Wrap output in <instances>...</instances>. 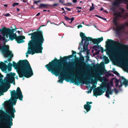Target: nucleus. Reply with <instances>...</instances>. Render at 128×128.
<instances>
[{
  "label": "nucleus",
  "mask_w": 128,
  "mask_h": 128,
  "mask_svg": "<svg viewBox=\"0 0 128 128\" xmlns=\"http://www.w3.org/2000/svg\"><path fill=\"white\" fill-rule=\"evenodd\" d=\"M75 57L71 55L68 56H64L63 58L60 57V59L58 60L55 58L48 64L45 66L48 71L50 72L52 74L58 76L60 72H62L63 74H66L67 72L66 70L68 69L71 71L75 70L73 66L74 63L72 62H67L68 59Z\"/></svg>",
  "instance_id": "nucleus-1"
},
{
  "label": "nucleus",
  "mask_w": 128,
  "mask_h": 128,
  "mask_svg": "<svg viewBox=\"0 0 128 128\" xmlns=\"http://www.w3.org/2000/svg\"><path fill=\"white\" fill-rule=\"evenodd\" d=\"M12 62V66L16 69L20 78L24 76L28 78L33 75L32 70L27 60H20L17 64L14 61Z\"/></svg>",
  "instance_id": "nucleus-2"
},
{
  "label": "nucleus",
  "mask_w": 128,
  "mask_h": 128,
  "mask_svg": "<svg viewBox=\"0 0 128 128\" xmlns=\"http://www.w3.org/2000/svg\"><path fill=\"white\" fill-rule=\"evenodd\" d=\"M16 112L15 110L13 108V106L10 105V107H8L6 108V112H3V115L2 118L4 120H2V118L0 116V122L4 123V127H2L1 128H11V126L12 125V118H14V113Z\"/></svg>",
  "instance_id": "nucleus-3"
},
{
  "label": "nucleus",
  "mask_w": 128,
  "mask_h": 128,
  "mask_svg": "<svg viewBox=\"0 0 128 128\" xmlns=\"http://www.w3.org/2000/svg\"><path fill=\"white\" fill-rule=\"evenodd\" d=\"M40 28V27L37 31L28 34L31 36V40L29 41L28 45L42 47L44 40L42 31L39 30Z\"/></svg>",
  "instance_id": "nucleus-4"
},
{
  "label": "nucleus",
  "mask_w": 128,
  "mask_h": 128,
  "mask_svg": "<svg viewBox=\"0 0 128 128\" xmlns=\"http://www.w3.org/2000/svg\"><path fill=\"white\" fill-rule=\"evenodd\" d=\"M16 75L15 73L11 72L6 74V77L5 78V80L4 82L2 78L3 76L1 74L0 75V96L3 94V92L2 90L5 88V91H6L10 88V84L13 83L15 85V80L14 76Z\"/></svg>",
  "instance_id": "nucleus-5"
},
{
  "label": "nucleus",
  "mask_w": 128,
  "mask_h": 128,
  "mask_svg": "<svg viewBox=\"0 0 128 128\" xmlns=\"http://www.w3.org/2000/svg\"><path fill=\"white\" fill-rule=\"evenodd\" d=\"M123 1L126 2H127V0H115L113 2V7L111 8V10L114 12L113 15L116 16L115 17L113 20V23L116 25V21L119 18H123L124 19L126 18V16L124 14L125 10L123 8H121L120 12L116 11V8L114 7H119L122 3H123Z\"/></svg>",
  "instance_id": "nucleus-6"
},
{
  "label": "nucleus",
  "mask_w": 128,
  "mask_h": 128,
  "mask_svg": "<svg viewBox=\"0 0 128 128\" xmlns=\"http://www.w3.org/2000/svg\"><path fill=\"white\" fill-rule=\"evenodd\" d=\"M108 86V85H106L105 83H103L100 87H98L94 90V95L97 97V96L101 95L105 90L106 96L109 98V95L112 94L113 90L111 89V87Z\"/></svg>",
  "instance_id": "nucleus-7"
},
{
  "label": "nucleus",
  "mask_w": 128,
  "mask_h": 128,
  "mask_svg": "<svg viewBox=\"0 0 128 128\" xmlns=\"http://www.w3.org/2000/svg\"><path fill=\"white\" fill-rule=\"evenodd\" d=\"M28 50L26 53V56H28V54L33 55L36 53H42L43 49L42 47L28 45Z\"/></svg>",
  "instance_id": "nucleus-8"
},
{
  "label": "nucleus",
  "mask_w": 128,
  "mask_h": 128,
  "mask_svg": "<svg viewBox=\"0 0 128 128\" xmlns=\"http://www.w3.org/2000/svg\"><path fill=\"white\" fill-rule=\"evenodd\" d=\"M4 45L2 46H1L0 45V49L5 56L7 57L9 56L10 58L12 57L13 55L12 52L9 50L8 45H5V42H4Z\"/></svg>",
  "instance_id": "nucleus-9"
},
{
  "label": "nucleus",
  "mask_w": 128,
  "mask_h": 128,
  "mask_svg": "<svg viewBox=\"0 0 128 128\" xmlns=\"http://www.w3.org/2000/svg\"><path fill=\"white\" fill-rule=\"evenodd\" d=\"M106 47L107 48L108 47H110V46H114L118 44L122 47L125 49H128V45L122 44L111 39H108L107 41L106 42Z\"/></svg>",
  "instance_id": "nucleus-10"
},
{
  "label": "nucleus",
  "mask_w": 128,
  "mask_h": 128,
  "mask_svg": "<svg viewBox=\"0 0 128 128\" xmlns=\"http://www.w3.org/2000/svg\"><path fill=\"white\" fill-rule=\"evenodd\" d=\"M116 24V25L115 24H114L116 27L115 31L116 34L118 35H120L121 34L122 30H125L126 26L128 27V22H126L124 24H120V26H118L117 21Z\"/></svg>",
  "instance_id": "nucleus-11"
},
{
  "label": "nucleus",
  "mask_w": 128,
  "mask_h": 128,
  "mask_svg": "<svg viewBox=\"0 0 128 128\" xmlns=\"http://www.w3.org/2000/svg\"><path fill=\"white\" fill-rule=\"evenodd\" d=\"M18 98H12V99L11 100V101H10V102L12 103L11 104H10L9 105H7L8 102H6V103L4 104V107L5 108V110H6V108H7L8 107H10V105H12V106L13 104L14 105H15L16 104V102L17 99H18ZM13 108L15 109L14 108ZM15 110V109H14Z\"/></svg>",
  "instance_id": "nucleus-12"
},
{
  "label": "nucleus",
  "mask_w": 128,
  "mask_h": 128,
  "mask_svg": "<svg viewBox=\"0 0 128 128\" xmlns=\"http://www.w3.org/2000/svg\"><path fill=\"white\" fill-rule=\"evenodd\" d=\"M89 39L90 40V41H92L94 44H97L103 40V38L102 37L97 39H93L92 38L89 37Z\"/></svg>",
  "instance_id": "nucleus-13"
},
{
  "label": "nucleus",
  "mask_w": 128,
  "mask_h": 128,
  "mask_svg": "<svg viewBox=\"0 0 128 128\" xmlns=\"http://www.w3.org/2000/svg\"><path fill=\"white\" fill-rule=\"evenodd\" d=\"M4 30H6L3 27L2 28L0 29V32H1L3 36V37H4L5 38L4 40H7L6 39V38H8V36L10 34L9 32L4 31Z\"/></svg>",
  "instance_id": "nucleus-14"
},
{
  "label": "nucleus",
  "mask_w": 128,
  "mask_h": 128,
  "mask_svg": "<svg viewBox=\"0 0 128 128\" xmlns=\"http://www.w3.org/2000/svg\"><path fill=\"white\" fill-rule=\"evenodd\" d=\"M25 37L24 36H17L16 38V40L18 44L24 42L23 39H25Z\"/></svg>",
  "instance_id": "nucleus-15"
},
{
  "label": "nucleus",
  "mask_w": 128,
  "mask_h": 128,
  "mask_svg": "<svg viewBox=\"0 0 128 128\" xmlns=\"http://www.w3.org/2000/svg\"><path fill=\"white\" fill-rule=\"evenodd\" d=\"M16 92L18 96H19V100H22L23 98V96L21 91L19 87H18L17 88L16 91Z\"/></svg>",
  "instance_id": "nucleus-16"
},
{
  "label": "nucleus",
  "mask_w": 128,
  "mask_h": 128,
  "mask_svg": "<svg viewBox=\"0 0 128 128\" xmlns=\"http://www.w3.org/2000/svg\"><path fill=\"white\" fill-rule=\"evenodd\" d=\"M0 68L2 71H6L7 69V65L6 64L1 62H0Z\"/></svg>",
  "instance_id": "nucleus-17"
},
{
  "label": "nucleus",
  "mask_w": 128,
  "mask_h": 128,
  "mask_svg": "<svg viewBox=\"0 0 128 128\" xmlns=\"http://www.w3.org/2000/svg\"><path fill=\"white\" fill-rule=\"evenodd\" d=\"M84 58L82 56L80 58V59L78 60V62L81 66H85L86 65V64L84 61Z\"/></svg>",
  "instance_id": "nucleus-18"
},
{
  "label": "nucleus",
  "mask_w": 128,
  "mask_h": 128,
  "mask_svg": "<svg viewBox=\"0 0 128 128\" xmlns=\"http://www.w3.org/2000/svg\"><path fill=\"white\" fill-rule=\"evenodd\" d=\"M11 96L12 98H19V96L17 94L15 90H12L10 92Z\"/></svg>",
  "instance_id": "nucleus-19"
},
{
  "label": "nucleus",
  "mask_w": 128,
  "mask_h": 128,
  "mask_svg": "<svg viewBox=\"0 0 128 128\" xmlns=\"http://www.w3.org/2000/svg\"><path fill=\"white\" fill-rule=\"evenodd\" d=\"M80 36L82 38V40L81 44L82 43V44H83V41L84 40L86 39V40H88L87 39H88L87 38H89V37H87L86 36H85V34L82 32H80Z\"/></svg>",
  "instance_id": "nucleus-20"
},
{
  "label": "nucleus",
  "mask_w": 128,
  "mask_h": 128,
  "mask_svg": "<svg viewBox=\"0 0 128 128\" xmlns=\"http://www.w3.org/2000/svg\"><path fill=\"white\" fill-rule=\"evenodd\" d=\"M91 105L86 104L84 106V109L86 110V112H88L91 110Z\"/></svg>",
  "instance_id": "nucleus-21"
},
{
  "label": "nucleus",
  "mask_w": 128,
  "mask_h": 128,
  "mask_svg": "<svg viewBox=\"0 0 128 128\" xmlns=\"http://www.w3.org/2000/svg\"><path fill=\"white\" fill-rule=\"evenodd\" d=\"M49 7H50L49 4H41L39 6V7L37 8H48Z\"/></svg>",
  "instance_id": "nucleus-22"
},
{
  "label": "nucleus",
  "mask_w": 128,
  "mask_h": 128,
  "mask_svg": "<svg viewBox=\"0 0 128 128\" xmlns=\"http://www.w3.org/2000/svg\"><path fill=\"white\" fill-rule=\"evenodd\" d=\"M122 79L124 80L122 83L126 87L128 85V80H127L124 77L121 76Z\"/></svg>",
  "instance_id": "nucleus-23"
},
{
  "label": "nucleus",
  "mask_w": 128,
  "mask_h": 128,
  "mask_svg": "<svg viewBox=\"0 0 128 128\" xmlns=\"http://www.w3.org/2000/svg\"><path fill=\"white\" fill-rule=\"evenodd\" d=\"M4 28L6 30H4V31L9 32L10 34H12L14 33V29H12V30H11L9 28H6L5 27H4Z\"/></svg>",
  "instance_id": "nucleus-24"
},
{
  "label": "nucleus",
  "mask_w": 128,
  "mask_h": 128,
  "mask_svg": "<svg viewBox=\"0 0 128 128\" xmlns=\"http://www.w3.org/2000/svg\"><path fill=\"white\" fill-rule=\"evenodd\" d=\"M99 48V46L98 45L94 46L92 47V48L94 50L96 51H97L95 53V54H98L99 53L100 51L99 50H98V49H97V48Z\"/></svg>",
  "instance_id": "nucleus-25"
},
{
  "label": "nucleus",
  "mask_w": 128,
  "mask_h": 128,
  "mask_svg": "<svg viewBox=\"0 0 128 128\" xmlns=\"http://www.w3.org/2000/svg\"><path fill=\"white\" fill-rule=\"evenodd\" d=\"M88 39V40H86V39H84L83 40V41L84 40H85V42H84V44L83 46H88V44H89V41H90V40L89 39V38H87Z\"/></svg>",
  "instance_id": "nucleus-26"
},
{
  "label": "nucleus",
  "mask_w": 128,
  "mask_h": 128,
  "mask_svg": "<svg viewBox=\"0 0 128 128\" xmlns=\"http://www.w3.org/2000/svg\"><path fill=\"white\" fill-rule=\"evenodd\" d=\"M65 77L63 76H61L59 78V80L58 81V82H59L61 83H63V82L64 79Z\"/></svg>",
  "instance_id": "nucleus-27"
},
{
  "label": "nucleus",
  "mask_w": 128,
  "mask_h": 128,
  "mask_svg": "<svg viewBox=\"0 0 128 128\" xmlns=\"http://www.w3.org/2000/svg\"><path fill=\"white\" fill-rule=\"evenodd\" d=\"M12 64L11 62H9L7 66V68L9 71H10L12 70Z\"/></svg>",
  "instance_id": "nucleus-28"
},
{
  "label": "nucleus",
  "mask_w": 128,
  "mask_h": 128,
  "mask_svg": "<svg viewBox=\"0 0 128 128\" xmlns=\"http://www.w3.org/2000/svg\"><path fill=\"white\" fill-rule=\"evenodd\" d=\"M104 60L105 64H108L109 62V60L107 57L106 56H104Z\"/></svg>",
  "instance_id": "nucleus-29"
},
{
  "label": "nucleus",
  "mask_w": 128,
  "mask_h": 128,
  "mask_svg": "<svg viewBox=\"0 0 128 128\" xmlns=\"http://www.w3.org/2000/svg\"><path fill=\"white\" fill-rule=\"evenodd\" d=\"M9 37V39L11 41L13 40L14 39L16 40V38H15L12 34H10L8 36Z\"/></svg>",
  "instance_id": "nucleus-30"
},
{
  "label": "nucleus",
  "mask_w": 128,
  "mask_h": 128,
  "mask_svg": "<svg viewBox=\"0 0 128 128\" xmlns=\"http://www.w3.org/2000/svg\"><path fill=\"white\" fill-rule=\"evenodd\" d=\"M64 19L66 20H71L72 21V22L74 20V17H72L71 18H70L68 17L65 16L64 15Z\"/></svg>",
  "instance_id": "nucleus-31"
},
{
  "label": "nucleus",
  "mask_w": 128,
  "mask_h": 128,
  "mask_svg": "<svg viewBox=\"0 0 128 128\" xmlns=\"http://www.w3.org/2000/svg\"><path fill=\"white\" fill-rule=\"evenodd\" d=\"M95 78L97 80H100L102 78L101 76L98 75H96V76L95 77Z\"/></svg>",
  "instance_id": "nucleus-32"
},
{
  "label": "nucleus",
  "mask_w": 128,
  "mask_h": 128,
  "mask_svg": "<svg viewBox=\"0 0 128 128\" xmlns=\"http://www.w3.org/2000/svg\"><path fill=\"white\" fill-rule=\"evenodd\" d=\"M96 87V86H93V87H91L90 88V89L87 92L88 93V94L89 93H91L92 91V90L93 89V88H95Z\"/></svg>",
  "instance_id": "nucleus-33"
},
{
  "label": "nucleus",
  "mask_w": 128,
  "mask_h": 128,
  "mask_svg": "<svg viewBox=\"0 0 128 128\" xmlns=\"http://www.w3.org/2000/svg\"><path fill=\"white\" fill-rule=\"evenodd\" d=\"M94 8V4L93 3L92 4V6H91L89 9L90 11H91L93 10Z\"/></svg>",
  "instance_id": "nucleus-34"
},
{
  "label": "nucleus",
  "mask_w": 128,
  "mask_h": 128,
  "mask_svg": "<svg viewBox=\"0 0 128 128\" xmlns=\"http://www.w3.org/2000/svg\"><path fill=\"white\" fill-rule=\"evenodd\" d=\"M58 5V4L57 3L54 4H53L50 5V6L51 7H53L55 6H57Z\"/></svg>",
  "instance_id": "nucleus-35"
},
{
  "label": "nucleus",
  "mask_w": 128,
  "mask_h": 128,
  "mask_svg": "<svg viewBox=\"0 0 128 128\" xmlns=\"http://www.w3.org/2000/svg\"><path fill=\"white\" fill-rule=\"evenodd\" d=\"M88 48V46H83V50L84 51H86V50H88L87 48Z\"/></svg>",
  "instance_id": "nucleus-36"
},
{
  "label": "nucleus",
  "mask_w": 128,
  "mask_h": 128,
  "mask_svg": "<svg viewBox=\"0 0 128 128\" xmlns=\"http://www.w3.org/2000/svg\"><path fill=\"white\" fill-rule=\"evenodd\" d=\"M122 62H123L126 66H128V62L126 61L125 60H124Z\"/></svg>",
  "instance_id": "nucleus-37"
},
{
  "label": "nucleus",
  "mask_w": 128,
  "mask_h": 128,
  "mask_svg": "<svg viewBox=\"0 0 128 128\" xmlns=\"http://www.w3.org/2000/svg\"><path fill=\"white\" fill-rule=\"evenodd\" d=\"M19 4L18 3H14L12 5V6H16L18 5Z\"/></svg>",
  "instance_id": "nucleus-38"
},
{
  "label": "nucleus",
  "mask_w": 128,
  "mask_h": 128,
  "mask_svg": "<svg viewBox=\"0 0 128 128\" xmlns=\"http://www.w3.org/2000/svg\"><path fill=\"white\" fill-rule=\"evenodd\" d=\"M78 82L79 83H82V84H84V82L81 80L78 79Z\"/></svg>",
  "instance_id": "nucleus-39"
},
{
  "label": "nucleus",
  "mask_w": 128,
  "mask_h": 128,
  "mask_svg": "<svg viewBox=\"0 0 128 128\" xmlns=\"http://www.w3.org/2000/svg\"><path fill=\"white\" fill-rule=\"evenodd\" d=\"M4 38H5L4 37H3L1 36V35H0V41L1 40H4Z\"/></svg>",
  "instance_id": "nucleus-40"
},
{
  "label": "nucleus",
  "mask_w": 128,
  "mask_h": 128,
  "mask_svg": "<svg viewBox=\"0 0 128 128\" xmlns=\"http://www.w3.org/2000/svg\"><path fill=\"white\" fill-rule=\"evenodd\" d=\"M40 2V0L35 1L34 2V3L38 5V3Z\"/></svg>",
  "instance_id": "nucleus-41"
},
{
  "label": "nucleus",
  "mask_w": 128,
  "mask_h": 128,
  "mask_svg": "<svg viewBox=\"0 0 128 128\" xmlns=\"http://www.w3.org/2000/svg\"><path fill=\"white\" fill-rule=\"evenodd\" d=\"M3 15L5 16L6 17L7 16H11L8 13H7V14H5Z\"/></svg>",
  "instance_id": "nucleus-42"
},
{
  "label": "nucleus",
  "mask_w": 128,
  "mask_h": 128,
  "mask_svg": "<svg viewBox=\"0 0 128 128\" xmlns=\"http://www.w3.org/2000/svg\"><path fill=\"white\" fill-rule=\"evenodd\" d=\"M120 83L121 84L120 85L118 86L119 88H120L124 84H123V83H122V82L121 81H120Z\"/></svg>",
  "instance_id": "nucleus-43"
},
{
  "label": "nucleus",
  "mask_w": 128,
  "mask_h": 128,
  "mask_svg": "<svg viewBox=\"0 0 128 128\" xmlns=\"http://www.w3.org/2000/svg\"><path fill=\"white\" fill-rule=\"evenodd\" d=\"M112 90H113V92H114H114L116 94L117 93H118V90L116 88H114Z\"/></svg>",
  "instance_id": "nucleus-44"
},
{
  "label": "nucleus",
  "mask_w": 128,
  "mask_h": 128,
  "mask_svg": "<svg viewBox=\"0 0 128 128\" xmlns=\"http://www.w3.org/2000/svg\"><path fill=\"white\" fill-rule=\"evenodd\" d=\"M114 74L118 76H120V75L118 73L117 71L116 72H115V73H114Z\"/></svg>",
  "instance_id": "nucleus-45"
},
{
  "label": "nucleus",
  "mask_w": 128,
  "mask_h": 128,
  "mask_svg": "<svg viewBox=\"0 0 128 128\" xmlns=\"http://www.w3.org/2000/svg\"><path fill=\"white\" fill-rule=\"evenodd\" d=\"M84 81L85 82V83L86 84H89L90 83L88 81L86 80H84Z\"/></svg>",
  "instance_id": "nucleus-46"
},
{
  "label": "nucleus",
  "mask_w": 128,
  "mask_h": 128,
  "mask_svg": "<svg viewBox=\"0 0 128 128\" xmlns=\"http://www.w3.org/2000/svg\"><path fill=\"white\" fill-rule=\"evenodd\" d=\"M14 36V37L15 38H17V36H17L16 34V33H13V34H12Z\"/></svg>",
  "instance_id": "nucleus-47"
},
{
  "label": "nucleus",
  "mask_w": 128,
  "mask_h": 128,
  "mask_svg": "<svg viewBox=\"0 0 128 128\" xmlns=\"http://www.w3.org/2000/svg\"><path fill=\"white\" fill-rule=\"evenodd\" d=\"M72 55H74V54H76V52L74 51L73 50H72Z\"/></svg>",
  "instance_id": "nucleus-48"
},
{
  "label": "nucleus",
  "mask_w": 128,
  "mask_h": 128,
  "mask_svg": "<svg viewBox=\"0 0 128 128\" xmlns=\"http://www.w3.org/2000/svg\"><path fill=\"white\" fill-rule=\"evenodd\" d=\"M92 102H86V104H88V105H90V104H92Z\"/></svg>",
  "instance_id": "nucleus-49"
},
{
  "label": "nucleus",
  "mask_w": 128,
  "mask_h": 128,
  "mask_svg": "<svg viewBox=\"0 0 128 128\" xmlns=\"http://www.w3.org/2000/svg\"><path fill=\"white\" fill-rule=\"evenodd\" d=\"M59 2L62 4H63V3L64 2V0H59Z\"/></svg>",
  "instance_id": "nucleus-50"
},
{
  "label": "nucleus",
  "mask_w": 128,
  "mask_h": 128,
  "mask_svg": "<svg viewBox=\"0 0 128 128\" xmlns=\"http://www.w3.org/2000/svg\"><path fill=\"white\" fill-rule=\"evenodd\" d=\"M119 80H120H120H118L116 79V80H115V82L116 83H119Z\"/></svg>",
  "instance_id": "nucleus-51"
},
{
  "label": "nucleus",
  "mask_w": 128,
  "mask_h": 128,
  "mask_svg": "<svg viewBox=\"0 0 128 128\" xmlns=\"http://www.w3.org/2000/svg\"><path fill=\"white\" fill-rule=\"evenodd\" d=\"M100 50L102 51V53H103L104 52V49L102 47H101L100 48Z\"/></svg>",
  "instance_id": "nucleus-52"
},
{
  "label": "nucleus",
  "mask_w": 128,
  "mask_h": 128,
  "mask_svg": "<svg viewBox=\"0 0 128 128\" xmlns=\"http://www.w3.org/2000/svg\"><path fill=\"white\" fill-rule=\"evenodd\" d=\"M82 26L80 24V25H79L78 26H77V27L78 28H82Z\"/></svg>",
  "instance_id": "nucleus-53"
},
{
  "label": "nucleus",
  "mask_w": 128,
  "mask_h": 128,
  "mask_svg": "<svg viewBox=\"0 0 128 128\" xmlns=\"http://www.w3.org/2000/svg\"><path fill=\"white\" fill-rule=\"evenodd\" d=\"M64 8L66 9L67 10L69 11H70L71 10L70 8H69L67 7H65Z\"/></svg>",
  "instance_id": "nucleus-54"
},
{
  "label": "nucleus",
  "mask_w": 128,
  "mask_h": 128,
  "mask_svg": "<svg viewBox=\"0 0 128 128\" xmlns=\"http://www.w3.org/2000/svg\"><path fill=\"white\" fill-rule=\"evenodd\" d=\"M10 58H8V61L9 62H10L12 60V59H11L12 58H10Z\"/></svg>",
  "instance_id": "nucleus-55"
},
{
  "label": "nucleus",
  "mask_w": 128,
  "mask_h": 128,
  "mask_svg": "<svg viewBox=\"0 0 128 128\" xmlns=\"http://www.w3.org/2000/svg\"><path fill=\"white\" fill-rule=\"evenodd\" d=\"M113 70V72L114 73H115V72H116V70H115V68H113L112 69Z\"/></svg>",
  "instance_id": "nucleus-56"
},
{
  "label": "nucleus",
  "mask_w": 128,
  "mask_h": 128,
  "mask_svg": "<svg viewBox=\"0 0 128 128\" xmlns=\"http://www.w3.org/2000/svg\"><path fill=\"white\" fill-rule=\"evenodd\" d=\"M72 2L74 3H76L77 2V0H73Z\"/></svg>",
  "instance_id": "nucleus-57"
},
{
  "label": "nucleus",
  "mask_w": 128,
  "mask_h": 128,
  "mask_svg": "<svg viewBox=\"0 0 128 128\" xmlns=\"http://www.w3.org/2000/svg\"><path fill=\"white\" fill-rule=\"evenodd\" d=\"M115 85L116 87H117L118 86V83H116Z\"/></svg>",
  "instance_id": "nucleus-58"
},
{
  "label": "nucleus",
  "mask_w": 128,
  "mask_h": 128,
  "mask_svg": "<svg viewBox=\"0 0 128 128\" xmlns=\"http://www.w3.org/2000/svg\"><path fill=\"white\" fill-rule=\"evenodd\" d=\"M95 16H96L97 17H98L99 18H101L102 17H101V16H98V15H96Z\"/></svg>",
  "instance_id": "nucleus-59"
},
{
  "label": "nucleus",
  "mask_w": 128,
  "mask_h": 128,
  "mask_svg": "<svg viewBox=\"0 0 128 128\" xmlns=\"http://www.w3.org/2000/svg\"><path fill=\"white\" fill-rule=\"evenodd\" d=\"M76 8H78V9H82V8L80 7H77Z\"/></svg>",
  "instance_id": "nucleus-60"
},
{
  "label": "nucleus",
  "mask_w": 128,
  "mask_h": 128,
  "mask_svg": "<svg viewBox=\"0 0 128 128\" xmlns=\"http://www.w3.org/2000/svg\"><path fill=\"white\" fill-rule=\"evenodd\" d=\"M101 18L104 20H106V18H103L102 17Z\"/></svg>",
  "instance_id": "nucleus-61"
},
{
  "label": "nucleus",
  "mask_w": 128,
  "mask_h": 128,
  "mask_svg": "<svg viewBox=\"0 0 128 128\" xmlns=\"http://www.w3.org/2000/svg\"><path fill=\"white\" fill-rule=\"evenodd\" d=\"M40 12H39L37 14H36V16H39L40 15Z\"/></svg>",
  "instance_id": "nucleus-62"
},
{
  "label": "nucleus",
  "mask_w": 128,
  "mask_h": 128,
  "mask_svg": "<svg viewBox=\"0 0 128 128\" xmlns=\"http://www.w3.org/2000/svg\"><path fill=\"white\" fill-rule=\"evenodd\" d=\"M103 10H104V8H103L102 7L101 8L100 10V11H102Z\"/></svg>",
  "instance_id": "nucleus-63"
},
{
  "label": "nucleus",
  "mask_w": 128,
  "mask_h": 128,
  "mask_svg": "<svg viewBox=\"0 0 128 128\" xmlns=\"http://www.w3.org/2000/svg\"><path fill=\"white\" fill-rule=\"evenodd\" d=\"M22 2L24 3H26V1L25 0H22Z\"/></svg>",
  "instance_id": "nucleus-64"
}]
</instances>
